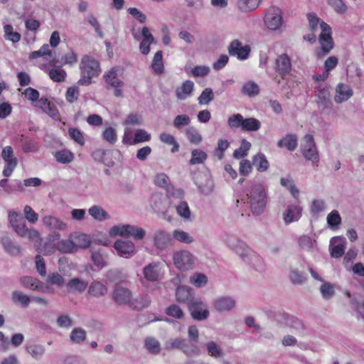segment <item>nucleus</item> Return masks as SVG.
Segmentation results:
<instances>
[{
  "mask_svg": "<svg viewBox=\"0 0 364 364\" xmlns=\"http://www.w3.org/2000/svg\"><path fill=\"white\" fill-rule=\"evenodd\" d=\"M302 208L299 203L289 204L283 213V220L286 225L297 222L301 217Z\"/></svg>",
  "mask_w": 364,
  "mask_h": 364,
  "instance_id": "nucleus-17",
  "label": "nucleus"
},
{
  "mask_svg": "<svg viewBox=\"0 0 364 364\" xmlns=\"http://www.w3.org/2000/svg\"><path fill=\"white\" fill-rule=\"evenodd\" d=\"M151 304V299L149 296H139L134 299L132 306L138 310L148 307Z\"/></svg>",
  "mask_w": 364,
  "mask_h": 364,
  "instance_id": "nucleus-60",
  "label": "nucleus"
},
{
  "mask_svg": "<svg viewBox=\"0 0 364 364\" xmlns=\"http://www.w3.org/2000/svg\"><path fill=\"white\" fill-rule=\"evenodd\" d=\"M320 291L322 297L328 300L335 294V286L331 283L325 282L321 286Z\"/></svg>",
  "mask_w": 364,
  "mask_h": 364,
  "instance_id": "nucleus-55",
  "label": "nucleus"
},
{
  "mask_svg": "<svg viewBox=\"0 0 364 364\" xmlns=\"http://www.w3.org/2000/svg\"><path fill=\"white\" fill-rule=\"evenodd\" d=\"M141 36L143 38L139 45V50L141 54L148 55L150 52V45L155 43V38L151 33L146 26H144L141 30Z\"/></svg>",
  "mask_w": 364,
  "mask_h": 364,
  "instance_id": "nucleus-22",
  "label": "nucleus"
},
{
  "mask_svg": "<svg viewBox=\"0 0 364 364\" xmlns=\"http://www.w3.org/2000/svg\"><path fill=\"white\" fill-rule=\"evenodd\" d=\"M299 247L305 251L311 252L314 250V241L309 235H301L298 238Z\"/></svg>",
  "mask_w": 364,
  "mask_h": 364,
  "instance_id": "nucleus-52",
  "label": "nucleus"
},
{
  "mask_svg": "<svg viewBox=\"0 0 364 364\" xmlns=\"http://www.w3.org/2000/svg\"><path fill=\"white\" fill-rule=\"evenodd\" d=\"M106 83L111 87H122L123 82L117 77L116 70L111 69L105 76Z\"/></svg>",
  "mask_w": 364,
  "mask_h": 364,
  "instance_id": "nucleus-49",
  "label": "nucleus"
},
{
  "mask_svg": "<svg viewBox=\"0 0 364 364\" xmlns=\"http://www.w3.org/2000/svg\"><path fill=\"white\" fill-rule=\"evenodd\" d=\"M194 295L193 290L187 286H179L176 291V301L179 303L187 304L188 306L196 299Z\"/></svg>",
  "mask_w": 364,
  "mask_h": 364,
  "instance_id": "nucleus-21",
  "label": "nucleus"
},
{
  "mask_svg": "<svg viewBox=\"0 0 364 364\" xmlns=\"http://www.w3.org/2000/svg\"><path fill=\"white\" fill-rule=\"evenodd\" d=\"M207 154L201 149H196L191 151V165L201 164L207 159Z\"/></svg>",
  "mask_w": 364,
  "mask_h": 364,
  "instance_id": "nucleus-43",
  "label": "nucleus"
},
{
  "mask_svg": "<svg viewBox=\"0 0 364 364\" xmlns=\"http://www.w3.org/2000/svg\"><path fill=\"white\" fill-rule=\"evenodd\" d=\"M23 94L28 100L36 102V107L42 109L52 119L54 120H60V113L55 104L45 97L39 99L40 94L37 90L28 87L24 90Z\"/></svg>",
  "mask_w": 364,
  "mask_h": 364,
  "instance_id": "nucleus-2",
  "label": "nucleus"
},
{
  "mask_svg": "<svg viewBox=\"0 0 364 364\" xmlns=\"http://www.w3.org/2000/svg\"><path fill=\"white\" fill-rule=\"evenodd\" d=\"M21 282L26 288H29L33 290H39L43 287V284L38 279L31 277H22Z\"/></svg>",
  "mask_w": 364,
  "mask_h": 364,
  "instance_id": "nucleus-45",
  "label": "nucleus"
},
{
  "mask_svg": "<svg viewBox=\"0 0 364 364\" xmlns=\"http://www.w3.org/2000/svg\"><path fill=\"white\" fill-rule=\"evenodd\" d=\"M260 127L261 122L258 119L250 117L244 119L242 129L247 132H255L259 130Z\"/></svg>",
  "mask_w": 364,
  "mask_h": 364,
  "instance_id": "nucleus-47",
  "label": "nucleus"
},
{
  "mask_svg": "<svg viewBox=\"0 0 364 364\" xmlns=\"http://www.w3.org/2000/svg\"><path fill=\"white\" fill-rule=\"evenodd\" d=\"M264 23L269 29H278L282 23V11L278 7H271L265 15Z\"/></svg>",
  "mask_w": 364,
  "mask_h": 364,
  "instance_id": "nucleus-14",
  "label": "nucleus"
},
{
  "mask_svg": "<svg viewBox=\"0 0 364 364\" xmlns=\"http://www.w3.org/2000/svg\"><path fill=\"white\" fill-rule=\"evenodd\" d=\"M91 259L95 265L98 268L102 269L107 265V255L101 250L93 252Z\"/></svg>",
  "mask_w": 364,
  "mask_h": 364,
  "instance_id": "nucleus-41",
  "label": "nucleus"
},
{
  "mask_svg": "<svg viewBox=\"0 0 364 364\" xmlns=\"http://www.w3.org/2000/svg\"><path fill=\"white\" fill-rule=\"evenodd\" d=\"M107 291L106 285L99 281H93L88 288V294L95 298L105 296Z\"/></svg>",
  "mask_w": 364,
  "mask_h": 364,
  "instance_id": "nucleus-29",
  "label": "nucleus"
},
{
  "mask_svg": "<svg viewBox=\"0 0 364 364\" xmlns=\"http://www.w3.org/2000/svg\"><path fill=\"white\" fill-rule=\"evenodd\" d=\"M274 69L282 77L291 72V62L287 54L282 53L277 57L274 61Z\"/></svg>",
  "mask_w": 364,
  "mask_h": 364,
  "instance_id": "nucleus-15",
  "label": "nucleus"
},
{
  "mask_svg": "<svg viewBox=\"0 0 364 364\" xmlns=\"http://www.w3.org/2000/svg\"><path fill=\"white\" fill-rule=\"evenodd\" d=\"M261 0H238L237 7L242 12H249L255 9Z\"/></svg>",
  "mask_w": 364,
  "mask_h": 364,
  "instance_id": "nucleus-44",
  "label": "nucleus"
},
{
  "mask_svg": "<svg viewBox=\"0 0 364 364\" xmlns=\"http://www.w3.org/2000/svg\"><path fill=\"white\" fill-rule=\"evenodd\" d=\"M316 95L317 97L316 103L321 109H331L333 103L328 86L321 84L317 88Z\"/></svg>",
  "mask_w": 364,
  "mask_h": 364,
  "instance_id": "nucleus-12",
  "label": "nucleus"
},
{
  "mask_svg": "<svg viewBox=\"0 0 364 364\" xmlns=\"http://www.w3.org/2000/svg\"><path fill=\"white\" fill-rule=\"evenodd\" d=\"M87 284V282L83 279L78 278L72 279L70 280V289L82 293L86 289Z\"/></svg>",
  "mask_w": 364,
  "mask_h": 364,
  "instance_id": "nucleus-53",
  "label": "nucleus"
},
{
  "mask_svg": "<svg viewBox=\"0 0 364 364\" xmlns=\"http://www.w3.org/2000/svg\"><path fill=\"white\" fill-rule=\"evenodd\" d=\"M154 246L159 250H165L173 245L172 235L164 230H157L152 235Z\"/></svg>",
  "mask_w": 364,
  "mask_h": 364,
  "instance_id": "nucleus-11",
  "label": "nucleus"
},
{
  "mask_svg": "<svg viewBox=\"0 0 364 364\" xmlns=\"http://www.w3.org/2000/svg\"><path fill=\"white\" fill-rule=\"evenodd\" d=\"M191 317L196 321H204L210 315L207 305L200 298H196L188 306Z\"/></svg>",
  "mask_w": 364,
  "mask_h": 364,
  "instance_id": "nucleus-9",
  "label": "nucleus"
},
{
  "mask_svg": "<svg viewBox=\"0 0 364 364\" xmlns=\"http://www.w3.org/2000/svg\"><path fill=\"white\" fill-rule=\"evenodd\" d=\"M165 349L168 351L179 349L188 357L198 355L200 353L197 344L192 341H186L180 337L169 339L165 344Z\"/></svg>",
  "mask_w": 364,
  "mask_h": 364,
  "instance_id": "nucleus-4",
  "label": "nucleus"
},
{
  "mask_svg": "<svg viewBox=\"0 0 364 364\" xmlns=\"http://www.w3.org/2000/svg\"><path fill=\"white\" fill-rule=\"evenodd\" d=\"M114 247L119 256L125 258L132 257L136 250L135 245L129 240H117L114 244Z\"/></svg>",
  "mask_w": 364,
  "mask_h": 364,
  "instance_id": "nucleus-16",
  "label": "nucleus"
},
{
  "mask_svg": "<svg viewBox=\"0 0 364 364\" xmlns=\"http://www.w3.org/2000/svg\"><path fill=\"white\" fill-rule=\"evenodd\" d=\"M87 338V333L85 330L80 327L74 328L70 334V339L75 343L82 344L84 343Z\"/></svg>",
  "mask_w": 364,
  "mask_h": 364,
  "instance_id": "nucleus-37",
  "label": "nucleus"
},
{
  "mask_svg": "<svg viewBox=\"0 0 364 364\" xmlns=\"http://www.w3.org/2000/svg\"><path fill=\"white\" fill-rule=\"evenodd\" d=\"M194 83L191 80H186L176 89V95L178 100H185L193 94Z\"/></svg>",
  "mask_w": 364,
  "mask_h": 364,
  "instance_id": "nucleus-28",
  "label": "nucleus"
},
{
  "mask_svg": "<svg viewBox=\"0 0 364 364\" xmlns=\"http://www.w3.org/2000/svg\"><path fill=\"white\" fill-rule=\"evenodd\" d=\"M173 264L181 271H188L193 268L194 256L187 250L176 252L173 256Z\"/></svg>",
  "mask_w": 364,
  "mask_h": 364,
  "instance_id": "nucleus-8",
  "label": "nucleus"
},
{
  "mask_svg": "<svg viewBox=\"0 0 364 364\" xmlns=\"http://www.w3.org/2000/svg\"><path fill=\"white\" fill-rule=\"evenodd\" d=\"M252 165L260 172L265 171L269 168V162L263 154H258L253 157Z\"/></svg>",
  "mask_w": 364,
  "mask_h": 364,
  "instance_id": "nucleus-42",
  "label": "nucleus"
},
{
  "mask_svg": "<svg viewBox=\"0 0 364 364\" xmlns=\"http://www.w3.org/2000/svg\"><path fill=\"white\" fill-rule=\"evenodd\" d=\"M353 90L349 85L339 83L335 91L334 100L336 103H342L347 101L353 95Z\"/></svg>",
  "mask_w": 364,
  "mask_h": 364,
  "instance_id": "nucleus-23",
  "label": "nucleus"
},
{
  "mask_svg": "<svg viewBox=\"0 0 364 364\" xmlns=\"http://www.w3.org/2000/svg\"><path fill=\"white\" fill-rule=\"evenodd\" d=\"M12 299L15 303H20L24 307L27 306L31 301L29 296L18 291L13 292Z\"/></svg>",
  "mask_w": 364,
  "mask_h": 364,
  "instance_id": "nucleus-64",
  "label": "nucleus"
},
{
  "mask_svg": "<svg viewBox=\"0 0 364 364\" xmlns=\"http://www.w3.org/2000/svg\"><path fill=\"white\" fill-rule=\"evenodd\" d=\"M301 151L306 160L311 161L314 164H317L319 161V155L311 134H306L304 136L301 144Z\"/></svg>",
  "mask_w": 364,
  "mask_h": 364,
  "instance_id": "nucleus-6",
  "label": "nucleus"
},
{
  "mask_svg": "<svg viewBox=\"0 0 364 364\" xmlns=\"http://www.w3.org/2000/svg\"><path fill=\"white\" fill-rule=\"evenodd\" d=\"M186 136L190 142L198 144L202 141V136L194 127H189L186 130Z\"/></svg>",
  "mask_w": 364,
  "mask_h": 364,
  "instance_id": "nucleus-62",
  "label": "nucleus"
},
{
  "mask_svg": "<svg viewBox=\"0 0 364 364\" xmlns=\"http://www.w3.org/2000/svg\"><path fill=\"white\" fill-rule=\"evenodd\" d=\"M113 299L119 305L129 304L131 301V291L124 287L115 288L112 294Z\"/></svg>",
  "mask_w": 364,
  "mask_h": 364,
  "instance_id": "nucleus-24",
  "label": "nucleus"
},
{
  "mask_svg": "<svg viewBox=\"0 0 364 364\" xmlns=\"http://www.w3.org/2000/svg\"><path fill=\"white\" fill-rule=\"evenodd\" d=\"M176 212L184 220H189L191 218V211L188 203L185 201H181L176 205Z\"/></svg>",
  "mask_w": 364,
  "mask_h": 364,
  "instance_id": "nucleus-61",
  "label": "nucleus"
},
{
  "mask_svg": "<svg viewBox=\"0 0 364 364\" xmlns=\"http://www.w3.org/2000/svg\"><path fill=\"white\" fill-rule=\"evenodd\" d=\"M144 278L149 282H156L161 278V264L159 262L149 263L143 268Z\"/></svg>",
  "mask_w": 364,
  "mask_h": 364,
  "instance_id": "nucleus-20",
  "label": "nucleus"
},
{
  "mask_svg": "<svg viewBox=\"0 0 364 364\" xmlns=\"http://www.w3.org/2000/svg\"><path fill=\"white\" fill-rule=\"evenodd\" d=\"M228 52L230 55H236L240 60H245L249 56L250 48L248 46H242L238 40H234L228 47Z\"/></svg>",
  "mask_w": 364,
  "mask_h": 364,
  "instance_id": "nucleus-19",
  "label": "nucleus"
},
{
  "mask_svg": "<svg viewBox=\"0 0 364 364\" xmlns=\"http://www.w3.org/2000/svg\"><path fill=\"white\" fill-rule=\"evenodd\" d=\"M151 68L153 71L156 75H160L164 72V63H163V55L162 51H157L154 56Z\"/></svg>",
  "mask_w": 364,
  "mask_h": 364,
  "instance_id": "nucleus-38",
  "label": "nucleus"
},
{
  "mask_svg": "<svg viewBox=\"0 0 364 364\" xmlns=\"http://www.w3.org/2000/svg\"><path fill=\"white\" fill-rule=\"evenodd\" d=\"M160 140L167 144L173 145V147L171 149V152L174 153L178 151L179 149V144L173 137L170 134L168 133H161L160 134Z\"/></svg>",
  "mask_w": 364,
  "mask_h": 364,
  "instance_id": "nucleus-57",
  "label": "nucleus"
},
{
  "mask_svg": "<svg viewBox=\"0 0 364 364\" xmlns=\"http://www.w3.org/2000/svg\"><path fill=\"white\" fill-rule=\"evenodd\" d=\"M326 208L325 201L322 199L314 200L310 207L311 214L316 215L323 211Z\"/></svg>",
  "mask_w": 364,
  "mask_h": 364,
  "instance_id": "nucleus-63",
  "label": "nucleus"
},
{
  "mask_svg": "<svg viewBox=\"0 0 364 364\" xmlns=\"http://www.w3.org/2000/svg\"><path fill=\"white\" fill-rule=\"evenodd\" d=\"M259 86L255 82L252 81L245 83L242 88V94L248 95L250 97H254L257 95L259 94Z\"/></svg>",
  "mask_w": 364,
  "mask_h": 364,
  "instance_id": "nucleus-54",
  "label": "nucleus"
},
{
  "mask_svg": "<svg viewBox=\"0 0 364 364\" xmlns=\"http://www.w3.org/2000/svg\"><path fill=\"white\" fill-rule=\"evenodd\" d=\"M213 99L214 93L213 90L210 87H207L202 92L198 100L200 105H208Z\"/></svg>",
  "mask_w": 364,
  "mask_h": 364,
  "instance_id": "nucleus-59",
  "label": "nucleus"
},
{
  "mask_svg": "<svg viewBox=\"0 0 364 364\" xmlns=\"http://www.w3.org/2000/svg\"><path fill=\"white\" fill-rule=\"evenodd\" d=\"M4 38L6 40L11 41L13 43H17L21 40V34L18 32L14 31L13 26L6 24L4 26Z\"/></svg>",
  "mask_w": 364,
  "mask_h": 364,
  "instance_id": "nucleus-51",
  "label": "nucleus"
},
{
  "mask_svg": "<svg viewBox=\"0 0 364 364\" xmlns=\"http://www.w3.org/2000/svg\"><path fill=\"white\" fill-rule=\"evenodd\" d=\"M326 220L331 228L335 230L341 225L342 219L338 211L333 210L328 214Z\"/></svg>",
  "mask_w": 364,
  "mask_h": 364,
  "instance_id": "nucleus-46",
  "label": "nucleus"
},
{
  "mask_svg": "<svg viewBox=\"0 0 364 364\" xmlns=\"http://www.w3.org/2000/svg\"><path fill=\"white\" fill-rule=\"evenodd\" d=\"M228 246L232 250L242 261L247 257L251 250L245 242L237 239H232L228 241Z\"/></svg>",
  "mask_w": 364,
  "mask_h": 364,
  "instance_id": "nucleus-18",
  "label": "nucleus"
},
{
  "mask_svg": "<svg viewBox=\"0 0 364 364\" xmlns=\"http://www.w3.org/2000/svg\"><path fill=\"white\" fill-rule=\"evenodd\" d=\"M80 69L81 78L78 80V84L81 85H89L92 82V78L100 73L99 62L92 56L87 55L82 58Z\"/></svg>",
  "mask_w": 364,
  "mask_h": 364,
  "instance_id": "nucleus-3",
  "label": "nucleus"
},
{
  "mask_svg": "<svg viewBox=\"0 0 364 364\" xmlns=\"http://www.w3.org/2000/svg\"><path fill=\"white\" fill-rule=\"evenodd\" d=\"M243 262L257 272L264 270L265 265L263 259L253 250L250 252Z\"/></svg>",
  "mask_w": 364,
  "mask_h": 364,
  "instance_id": "nucleus-26",
  "label": "nucleus"
},
{
  "mask_svg": "<svg viewBox=\"0 0 364 364\" xmlns=\"http://www.w3.org/2000/svg\"><path fill=\"white\" fill-rule=\"evenodd\" d=\"M132 228V225H114L109 230L111 237L120 235L122 237H129V232Z\"/></svg>",
  "mask_w": 364,
  "mask_h": 364,
  "instance_id": "nucleus-40",
  "label": "nucleus"
},
{
  "mask_svg": "<svg viewBox=\"0 0 364 364\" xmlns=\"http://www.w3.org/2000/svg\"><path fill=\"white\" fill-rule=\"evenodd\" d=\"M247 196L252 213L256 215L262 213L267 202V195L264 186L261 183L252 184Z\"/></svg>",
  "mask_w": 364,
  "mask_h": 364,
  "instance_id": "nucleus-1",
  "label": "nucleus"
},
{
  "mask_svg": "<svg viewBox=\"0 0 364 364\" xmlns=\"http://www.w3.org/2000/svg\"><path fill=\"white\" fill-rule=\"evenodd\" d=\"M55 54V52L50 49L49 45L46 43L43 44L39 50L31 52L29 54L28 58L33 60L43 57L51 63L54 61Z\"/></svg>",
  "mask_w": 364,
  "mask_h": 364,
  "instance_id": "nucleus-25",
  "label": "nucleus"
},
{
  "mask_svg": "<svg viewBox=\"0 0 364 364\" xmlns=\"http://www.w3.org/2000/svg\"><path fill=\"white\" fill-rule=\"evenodd\" d=\"M144 346L148 352L152 355H158L161 351L159 341L154 337H147L144 340Z\"/></svg>",
  "mask_w": 364,
  "mask_h": 364,
  "instance_id": "nucleus-34",
  "label": "nucleus"
},
{
  "mask_svg": "<svg viewBox=\"0 0 364 364\" xmlns=\"http://www.w3.org/2000/svg\"><path fill=\"white\" fill-rule=\"evenodd\" d=\"M9 220L14 231L21 237H26L30 239L38 237V232L35 230H29L23 218L16 212L9 213Z\"/></svg>",
  "mask_w": 364,
  "mask_h": 364,
  "instance_id": "nucleus-5",
  "label": "nucleus"
},
{
  "mask_svg": "<svg viewBox=\"0 0 364 364\" xmlns=\"http://www.w3.org/2000/svg\"><path fill=\"white\" fill-rule=\"evenodd\" d=\"M289 279L292 284L300 285L306 282V277L304 272H300L296 269H291Z\"/></svg>",
  "mask_w": 364,
  "mask_h": 364,
  "instance_id": "nucleus-48",
  "label": "nucleus"
},
{
  "mask_svg": "<svg viewBox=\"0 0 364 364\" xmlns=\"http://www.w3.org/2000/svg\"><path fill=\"white\" fill-rule=\"evenodd\" d=\"M48 75L53 81L58 82L64 81L67 76L66 72L60 67L50 69Z\"/></svg>",
  "mask_w": 364,
  "mask_h": 364,
  "instance_id": "nucleus-50",
  "label": "nucleus"
},
{
  "mask_svg": "<svg viewBox=\"0 0 364 364\" xmlns=\"http://www.w3.org/2000/svg\"><path fill=\"white\" fill-rule=\"evenodd\" d=\"M172 239L178 242L191 244L194 241L193 237L187 232L182 230H174L172 232Z\"/></svg>",
  "mask_w": 364,
  "mask_h": 364,
  "instance_id": "nucleus-36",
  "label": "nucleus"
},
{
  "mask_svg": "<svg viewBox=\"0 0 364 364\" xmlns=\"http://www.w3.org/2000/svg\"><path fill=\"white\" fill-rule=\"evenodd\" d=\"M43 223L45 226L53 230H63L65 228V224L53 216H45L43 218Z\"/></svg>",
  "mask_w": 364,
  "mask_h": 364,
  "instance_id": "nucleus-39",
  "label": "nucleus"
},
{
  "mask_svg": "<svg viewBox=\"0 0 364 364\" xmlns=\"http://www.w3.org/2000/svg\"><path fill=\"white\" fill-rule=\"evenodd\" d=\"M321 33L318 37L321 50L318 53V57L321 58L328 54L333 48L334 43L331 36V28L325 22L321 23Z\"/></svg>",
  "mask_w": 364,
  "mask_h": 364,
  "instance_id": "nucleus-7",
  "label": "nucleus"
},
{
  "mask_svg": "<svg viewBox=\"0 0 364 364\" xmlns=\"http://www.w3.org/2000/svg\"><path fill=\"white\" fill-rule=\"evenodd\" d=\"M208 353L215 358L223 357L224 353L221 346L215 341H209L205 344Z\"/></svg>",
  "mask_w": 364,
  "mask_h": 364,
  "instance_id": "nucleus-35",
  "label": "nucleus"
},
{
  "mask_svg": "<svg viewBox=\"0 0 364 364\" xmlns=\"http://www.w3.org/2000/svg\"><path fill=\"white\" fill-rule=\"evenodd\" d=\"M235 306V301L230 296H223L214 301V308L219 312L229 311Z\"/></svg>",
  "mask_w": 364,
  "mask_h": 364,
  "instance_id": "nucleus-27",
  "label": "nucleus"
},
{
  "mask_svg": "<svg viewBox=\"0 0 364 364\" xmlns=\"http://www.w3.org/2000/svg\"><path fill=\"white\" fill-rule=\"evenodd\" d=\"M1 157L5 162L3 175L10 176L18 164L16 157L14 156V150L11 146H5L1 151Z\"/></svg>",
  "mask_w": 364,
  "mask_h": 364,
  "instance_id": "nucleus-10",
  "label": "nucleus"
},
{
  "mask_svg": "<svg viewBox=\"0 0 364 364\" xmlns=\"http://www.w3.org/2000/svg\"><path fill=\"white\" fill-rule=\"evenodd\" d=\"M150 139L151 135L144 129H139L136 131L133 140L129 143L130 145H132L141 142L149 141Z\"/></svg>",
  "mask_w": 364,
  "mask_h": 364,
  "instance_id": "nucleus-56",
  "label": "nucleus"
},
{
  "mask_svg": "<svg viewBox=\"0 0 364 364\" xmlns=\"http://www.w3.org/2000/svg\"><path fill=\"white\" fill-rule=\"evenodd\" d=\"M251 148V144L246 139H242L240 148L237 149L234 153L233 156L235 159H241L247 155V151Z\"/></svg>",
  "mask_w": 364,
  "mask_h": 364,
  "instance_id": "nucleus-58",
  "label": "nucleus"
},
{
  "mask_svg": "<svg viewBox=\"0 0 364 364\" xmlns=\"http://www.w3.org/2000/svg\"><path fill=\"white\" fill-rule=\"evenodd\" d=\"M1 242L4 247V250L11 255H17L21 253V248L18 245H14L11 239L8 236H4L1 238Z\"/></svg>",
  "mask_w": 364,
  "mask_h": 364,
  "instance_id": "nucleus-33",
  "label": "nucleus"
},
{
  "mask_svg": "<svg viewBox=\"0 0 364 364\" xmlns=\"http://www.w3.org/2000/svg\"><path fill=\"white\" fill-rule=\"evenodd\" d=\"M92 240L84 233L76 232L70 238V253L77 251L79 249H86L90 247Z\"/></svg>",
  "mask_w": 364,
  "mask_h": 364,
  "instance_id": "nucleus-13",
  "label": "nucleus"
},
{
  "mask_svg": "<svg viewBox=\"0 0 364 364\" xmlns=\"http://www.w3.org/2000/svg\"><path fill=\"white\" fill-rule=\"evenodd\" d=\"M88 213L97 221H105L110 218L107 212L100 205H93L88 210Z\"/></svg>",
  "mask_w": 364,
  "mask_h": 364,
  "instance_id": "nucleus-31",
  "label": "nucleus"
},
{
  "mask_svg": "<svg viewBox=\"0 0 364 364\" xmlns=\"http://www.w3.org/2000/svg\"><path fill=\"white\" fill-rule=\"evenodd\" d=\"M287 326L297 336H304L305 326L303 322L297 318L291 317L287 321Z\"/></svg>",
  "mask_w": 364,
  "mask_h": 364,
  "instance_id": "nucleus-30",
  "label": "nucleus"
},
{
  "mask_svg": "<svg viewBox=\"0 0 364 364\" xmlns=\"http://www.w3.org/2000/svg\"><path fill=\"white\" fill-rule=\"evenodd\" d=\"M297 136L295 134H287L277 143L279 147H286L288 150L292 151L297 146Z\"/></svg>",
  "mask_w": 364,
  "mask_h": 364,
  "instance_id": "nucleus-32",
  "label": "nucleus"
}]
</instances>
